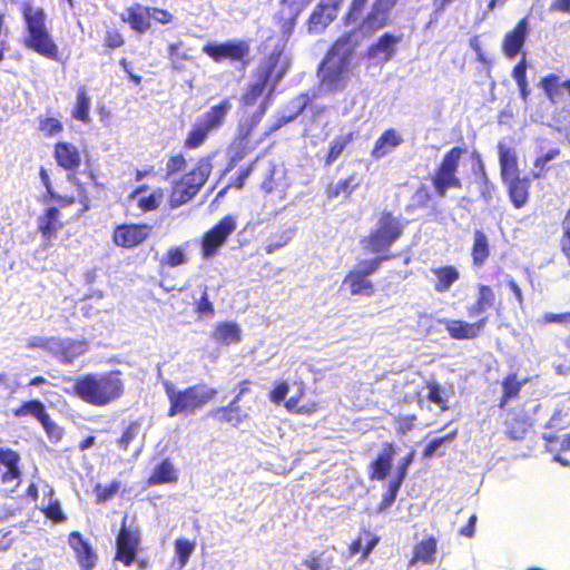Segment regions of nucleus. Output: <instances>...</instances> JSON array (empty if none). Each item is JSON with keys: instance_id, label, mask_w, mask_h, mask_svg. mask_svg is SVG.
Returning a JSON list of instances; mask_svg holds the SVG:
<instances>
[{"instance_id": "f257e3e1", "label": "nucleus", "mask_w": 570, "mask_h": 570, "mask_svg": "<svg viewBox=\"0 0 570 570\" xmlns=\"http://www.w3.org/2000/svg\"><path fill=\"white\" fill-rule=\"evenodd\" d=\"M400 0H352L344 17L345 26L353 30L338 36L330 46L318 66L317 77L328 91H340L350 80L351 59L362 38H368L387 27L393 9Z\"/></svg>"}, {"instance_id": "f03ea898", "label": "nucleus", "mask_w": 570, "mask_h": 570, "mask_svg": "<svg viewBox=\"0 0 570 570\" xmlns=\"http://www.w3.org/2000/svg\"><path fill=\"white\" fill-rule=\"evenodd\" d=\"M495 304V294L491 286L479 284L475 301L466 307V314L473 322L446 318L441 321L449 336L455 341L478 338L489 323L487 311Z\"/></svg>"}, {"instance_id": "7ed1b4c3", "label": "nucleus", "mask_w": 570, "mask_h": 570, "mask_svg": "<svg viewBox=\"0 0 570 570\" xmlns=\"http://www.w3.org/2000/svg\"><path fill=\"white\" fill-rule=\"evenodd\" d=\"M120 371H110L101 375L86 374L75 380V394L94 406H106L125 393Z\"/></svg>"}, {"instance_id": "20e7f679", "label": "nucleus", "mask_w": 570, "mask_h": 570, "mask_svg": "<svg viewBox=\"0 0 570 570\" xmlns=\"http://www.w3.org/2000/svg\"><path fill=\"white\" fill-rule=\"evenodd\" d=\"M20 13L27 32L23 38L24 47L41 57L58 61L60 59L59 47L47 27L45 9L33 7L30 2L24 1L21 3Z\"/></svg>"}, {"instance_id": "39448f33", "label": "nucleus", "mask_w": 570, "mask_h": 570, "mask_svg": "<svg viewBox=\"0 0 570 570\" xmlns=\"http://www.w3.org/2000/svg\"><path fill=\"white\" fill-rule=\"evenodd\" d=\"M213 173L210 157L196 160L194 166L184 175L171 179L168 194V206L171 209L191 202L208 181Z\"/></svg>"}, {"instance_id": "423d86ee", "label": "nucleus", "mask_w": 570, "mask_h": 570, "mask_svg": "<svg viewBox=\"0 0 570 570\" xmlns=\"http://www.w3.org/2000/svg\"><path fill=\"white\" fill-rule=\"evenodd\" d=\"M163 386L169 401L168 416L195 414L198 410L214 401L218 394L215 387H210L205 383L178 390L173 382L165 381Z\"/></svg>"}, {"instance_id": "0eeeda50", "label": "nucleus", "mask_w": 570, "mask_h": 570, "mask_svg": "<svg viewBox=\"0 0 570 570\" xmlns=\"http://www.w3.org/2000/svg\"><path fill=\"white\" fill-rule=\"evenodd\" d=\"M83 154L77 145L67 140H58L52 147V156L57 166L67 173L68 181L77 187L80 195L86 191V184L78 176V169L82 164L86 166L82 174L89 181L97 184L98 178L88 156L83 161Z\"/></svg>"}, {"instance_id": "6e6552de", "label": "nucleus", "mask_w": 570, "mask_h": 570, "mask_svg": "<svg viewBox=\"0 0 570 570\" xmlns=\"http://www.w3.org/2000/svg\"><path fill=\"white\" fill-rule=\"evenodd\" d=\"M404 233V224L390 210H382L376 225L361 239L366 253L375 256H392L390 248Z\"/></svg>"}, {"instance_id": "1a4fd4ad", "label": "nucleus", "mask_w": 570, "mask_h": 570, "mask_svg": "<svg viewBox=\"0 0 570 570\" xmlns=\"http://www.w3.org/2000/svg\"><path fill=\"white\" fill-rule=\"evenodd\" d=\"M233 109L230 98L225 97L208 108L202 119H197L187 132L183 146L187 150L200 148L213 131L219 130L227 121Z\"/></svg>"}, {"instance_id": "9d476101", "label": "nucleus", "mask_w": 570, "mask_h": 570, "mask_svg": "<svg viewBox=\"0 0 570 570\" xmlns=\"http://www.w3.org/2000/svg\"><path fill=\"white\" fill-rule=\"evenodd\" d=\"M267 111V104H264L259 110H255L248 117L242 119L237 126V134L228 147V158L223 174H228L245 159L254 147L249 144V137L257 128Z\"/></svg>"}, {"instance_id": "9b49d317", "label": "nucleus", "mask_w": 570, "mask_h": 570, "mask_svg": "<svg viewBox=\"0 0 570 570\" xmlns=\"http://www.w3.org/2000/svg\"><path fill=\"white\" fill-rule=\"evenodd\" d=\"M465 153L462 147L448 150L430 176V181L438 197L443 198L450 189H461L462 180L459 177L461 157Z\"/></svg>"}, {"instance_id": "f8f14e48", "label": "nucleus", "mask_w": 570, "mask_h": 570, "mask_svg": "<svg viewBox=\"0 0 570 570\" xmlns=\"http://www.w3.org/2000/svg\"><path fill=\"white\" fill-rule=\"evenodd\" d=\"M392 259V256H374L370 259H360L357 264L347 272L343 285L347 286L352 296L371 297L375 294V285L370 279L381 266L382 262Z\"/></svg>"}, {"instance_id": "ddd939ff", "label": "nucleus", "mask_w": 570, "mask_h": 570, "mask_svg": "<svg viewBox=\"0 0 570 570\" xmlns=\"http://www.w3.org/2000/svg\"><path fill=\"white\" fill-rule=\"evenodd\" d=\"M203 52L216 63L228 61L246 68L250 62V45L246 40L208 42L203 47Z\"/></svg>"}, {"instance_id": "4468645a", "label": "nucleus", "mask_w": 570, "mask_h": 570, "mask_svg": "<svg viewBox=\"0 0 570 570\" xmlns=\"http://www.w3.org/2000/svg\"><path fill=\"white\" fill-rule=\"evenodd\" d=\"M127 515L122 518L120 528L116 534L114 560L128 568L137 561L141 544V534L137 527L127 525Z\"/></svg>"}, {"instance_id": "2eb2a0df", "label": "nucleus", "mask_w": 570, "mask_h": 570, "mask_svg": "<svg viewBox=\"0 0 570 570\" xmlns=\"http://www.w3.org/2000/svg\"><path fill=\"white\" fill-rule=\"evenodd\" d=\"M236 229V220L232 215L220 218L200 238L202 256L209 258L216 255Z\"/></svg>"}, {"instance_id": "dca6fc26", "label": "nucleus", "mask_w": 570, "mask_h": 570, "mask_svg": "<svg viewBox=\"0 0 570 570\" xmlns=\"http://www.w3.org/2000/svg\"><path fill=\"white\" fill-rule=\"evenodd\" d=\"M151 233V225L145 223H124L114 228L112 242L118 247L131 249L144 244Z\"/></svg>"}, {"instance_id": "f3484780", "label": "nucleus", "mask_w": 570, "mask_h": 570, "mask_svg": "<svg viewBox=\"0 0 570 570\" xmlns=\"http://www.w3.org/2000/svg\"><path fill=\"white\" fill-rule=\"evenodd\" d=\"M307 4L308 0H281V7L275 14V23L283 39L287 40L293 35L297 19Z\"/></svg>"}, {"instance_id": "a211bd4d", "label": "nucleus", "mask_w": 570, "mask_h": 570, "mask_svg": "<svg viewBox=\"0 0 570 570\" xmlns=\"http://www.w3.org/2000/svg\"><path fill=\"white\" fill-rule=\"evenodd\" d=\"M542 439L549 444L559 443L561 451L570 450V432L562 434L561 432L570 429V413L563 410H557L546 426Z\"/></svg>"}, {"instance_id": "6ab92c4d", "label": "nucleus", "mask_w": 570, "mask_h": 570, "mask_svg": "<svg viewBox=\"0 0 570 570\" xmlns=\"http://www.w3.org/2000/svg\"><path fill=\"white\" fill-rule=\"evenodd\" d=\"M67 541L75 553L80 570H94L98 563V553L90 541L85 539L79 531H71Z\"/></svg>"}, {"instance_id": "aec40b11", "label": "nucleus", "mask_w": 570, "mask_h": 570, "mask_svg": "<svg viewBox=\"0 0 570 570\" xmlns=\"http://www.w3.org/2000/svg\"><path fill=\"white\" fill-rule=\"evenodd\" d=\"M343 0H325L321 1L307 20V28L311 33H321L337 17L340 6Z\"/></svg>"}, {"instance_id": "412c9836", "label": "nucleus", "mask_w": 570, "mask_h": 570, "mask_svg": "<svg viewBox=\"0 0 570 570\" xmlns=\"http://www.w3.org/2000/svg\"><path fill=\"white\" fill-rule=\"evenodd\" d=\"M21 455L19 452L10 448H0V483L11 484L16 482V488L19 487L22 469Z\"/></svg>"}, {"instance_id": "4be33fe9", "label": "nucleus", "mask_w": 570, "mask_h": 570, "mask_svg": "<svg viewBox=\"0 0 570 570\" xmlns=\"http://www.w3.org/2000/svg\"><path fill=\"white\" fill-rule=\"evenodd\" d=\"M128 198L136 202V206L141 213H151L158 210L164 203L165 189L156 187L149 191V186L142 184L137 186Z\"/></svg>"}, {"instance_id": "5701e85b", "label": "nucleus", "mask_w": 570, "mask_h": 570, "mask_svg": "<svg viewBox=\"0 0 570 570\" xmlns=\"http://www.w3.org/2000/svg\"><path fill=\"white\" fill-rule=\"evenodd\" d=\"M283 51L275 49L264 58L255 71V76L271 83V91H275L276 85L286 72V67L281 66Z\"/></svg>"}, {"instance_id": "b1692460", "label": "nucleus", "mask_w": 570, "mask_h": 570, "mask_svg": "<svg viewBox=\"0 0 570 570\" xmlns=\"http://www.w3.org/2000/svg\"><path fill=\"white\" fill-rule=\"evenodd\" d=\"M85 350V344L80 341L50 336L48 353L60 363H72Z\"/></svg>"}, {"instance_id": "393cba45", "label": "nucleus", "mask_w": 570, "mask_h": 570, "mask_svg": "<svg viewBox=\"0 0 570 570\" xmlns=\"http://www.w3.org/2000/svg\"><path fill=\"white\" fill-rule=\"evenodd\" d=\"M402 41V36H395L390 32L381 35L364 51V58L368 60L390 61L395 55V47Z\"/></svg>"}, {"instance_id": "a878e982", "label": "nucleus", "mask_w": 570, "mask_h": 570, "mask_svg": "<svg viewBox=\"0 0 570 570\" xmlns=\"http://www.w3.org/2000/svg\"><path fill=\"white\" fill-rule=\"evenodd\" d=\"M63 226L61 213L56 206L45 208L37 218V229L41 238L47 243L56 238L58 232L61 230Z\"/></svg>"}, {"instance_id": "bb28decb", "label": "nucleus", "mask_w": 570, "mask_h": 570, "mask_svg": "<svg viewBox=\"0 0 570 570\" xmlns=\"http://www.w3.org/2000/svg\"><path fill=\"white\" fill-rule=\"evenodd\" d=\"M528 29V19L522 18L512 30L505 33L502 40V51L507 58L513 59L521 52L527 40Z\"/></svg>"}, {"instance_id": "cd10ccee", "label": "nucleus", "mask_w": 570, "mask_h": 570, "mask_svg": "<svg viewBox=\"0 0 570 570\" xmlns=\"http://www.w3.org/2000/svg\"><path fill=\"white\" fill-rule=\"evenodd\" d=\"M12 414L16 417L33 416L40 422L49 435L57 429V425L51 421L50 415L47 413L45 404L39 400L22 402L18 407L13 409Z\"/></svg>"}, {"instance_id": "c85d7f7f", "label": "nucleus", "mask_w": 570, "mask_h": 570, "mask_svg": "<svg viewBox=\"0 0 570 570\" xmlns=\"http://www.w3.org/2000/svg\"><path fill=\"white\" fill-rule=\"evenodd\" d=\"M395 446L391 442H385L381 453L368 465V479L371 481H382L391 472Z\"/></svg>"}, {"instance_id": "c756f323", "label": "nucleus", "mask_w": 570, "mask_h": 570, "mask_svg": "<svg viewBox=\"0 0 570 570\" xmlns=\"http://www.w3.org/2000/svg\"><path fill=\"white\" fill-rule=\"evenodd\" d=\"M507 194L515 209L523 208L530 199L531 179L528 176H518L502 181Z\"/></svg>"}, {"instance_id": "7c9ffc66", "label": "nucleus", "mask_w": 570, "mask_h": 570, "mask_svg": "<svg viewBox=\"0 0 570 570\" xmlns=\"http://www.w3.org/2000/svg\"><path fill=\"white\" fill-rule=\"evenodd\" d=\"M274 91H271V83L262 78L254 76V80L248 83L245 92L242 96V105L244 107L254 106L257 100L265 95L264 100L259 104L256 110H259L264 104H267V109L271 105V99Z\"/></svg>"}, {"instance_id": "2f4dec72", "label": "nucleus", "mask_w": 570, "mask_h": 570, "mask_svg": "<svg viewBox=\"0 0 570 570\" xmlns=\"http://www.w3.org/2000/svg\"><path fill=\"white\" fill-rule=\"evenodd\" d=\"M530 416L523 411L512 410L505 421V434L509 440H523L532 428Z\"/></svg>"}, {"instance_id": "473e14b6", "label": "nucleus", "mask_w": 570, "mask_h": 570, "mask_svg": "<svg viewBox=\"0 0 570 570\" xmlns=\"http://www.w3.org/2000/svg\"><path fill=\"white\" fill-rule=\"evenodd\" d=\"M403 142L402 135L394 128L384 130L371 149L373 160H380Z\"/></svg>"}, {"instance_id": "72a5a7b5", "label": "nucleus", "mask_w": 570, "mask_h": 570, "mask_svg": "<svg viewBox=\"0 0 570 570\" xmlns=\"http://www.w3.org/2000/svg\"><path fill=\"white\" fill-rule=\"evenodd\" d=\"M438 551V540L430 535L417 542L412 551V557L409 560V567L417 564H432L435 561Z\"/></svg>"}, {"instance_id": "f704fd0d", "label": "nucleus", "mask_w": 570, "mask_h": 570, "mask_svg": "<svg viewBox=\"0 0 570 570\" xmlns=\"http://www.w3.org/2000/svg\"><path fill=\"white\" fill-rule=\"evenodd\" d=\"M311 101V98L307 92L299 94L298 96L294 97L289 104L288 107H291V110L288 112H282L277 118L274 125L272 126L271 130L276 131L284 127L285 125L294 121L298 116H301L306 107L308 106Z\"/></svg>"}, {"instance_id": "c9c22d12", "label": "nucleus", "mask_w": 570, "mask_h": 570, "mask_svg": "<svg viewBox=\"0 0 570 570\" xmlns=\"http://www.w3.org/2000/svg\"><path fill=\"white\" fill-rule=\"evenodd\" d=\"M360 187V181L355 174L340 179L336 183H330L325 187V196L328 200L342 198L348 199L351 195Z\"/></svg>"}, {"instance_id": "e433bc0d", "label": "nucleus", "mask_w": 570, "mask_h": 570, "mask_svg": "<svg viewBox=\"0 0 570 570\" xmlns=\"http://www.w3.org/2000/svg\"><path fill=\"white\" fill-rule=\"evenodd\" d=\"M499 150V165H500V176L502 181L508 180L513 177L520 176V170L518 166V157L515 151L505 147L501 144L498 145Z\"/></svg>"}, {"instance_id": "4c0bfd02", "label": "nucleus", "mask_w": 570, "mask_h": 570, "mask_svg": "<svg viewBox=\"0 0 570 570\" xmlns=\"http://www.w3.org/2000/svg\"><path fill=\"white\" fill-rule=\"evenodd\" d=\"M431 272L435 277L433 288L436 293L448 292L460 279V272L453 265L434 267Z\"/></svg>"}, {"instance_id": "58836bf2", "label": "nucleus", "mask_w": 570, "mask_h": 570, "mask_svg": "<svg viewBox=\"0 0 570 570\" xmlns=\"http://www.w3.org/2000/svg\"><path fill=\"white\" fill-rule=\"evenodd\" d=\"M148 11V7L136 3L127 8V17H122L121 20L128 23L134 31L145 33L150 28Z\"/></svg>"}, {"instance_id": "ea45409f", "label": "nucleus", "mask_w": 570, "mask_h": 570, "mask_svg": "<svg viewBox=\"0 0 570 570\" xmlns=\"http://www.w3.org/2000/svg\"><path fill=\"white\" fill-rule=\"evenodd\" d=\"M491 249L488 235L482 229H475L473 233V244L471 247L472 265L481 267L490 257Z\"/></svg>"}, {"instance_id": "a19ab883", "label": "nucleus", "mask_w": 570, "mask_h": 570, "mask_svg": "<svg viewBox=\"0 0 570 570\" xmlns=\"http://www.w3.org/2000/svg\"><path fill=\"white\" fill-rule=\"evenodd\" d=\"M39 177L46 189V193L42 195V200L45 203L56 202L60 207H68L76 202V197L73 195L62 196L56 191L48 170L45 167L39 168Z\"/></svg>"}, {"instance_id": "79ce46f5", "label": "nucleus", "mask_w": 570, "mask_h": 570, "mask_svg": "<svg viewBox=\"0 0 570 570\" xmlns=\"http://www.w3.org/2000/svg\"><path fill=\"white\" fill-rule=\"evenodd\" d=\"M189 242L169 247L159 261V268H175L189 263Z\"/></svg>"}, {"instance_id": "37998d69", "label": "nucleus", "mask_w": 570, "mask_h": 570, "mask_svg": "<svg viewBox=\"0 0 570 570\" xmlns=\"http://www.w3.org/2000/svg\"><path fill=\"white\" fill-rule=\"evenodd\" d=\"M178 475L176 469L169 459L159 462L147 479L148 485H160L166 483H176Z\"/></svg>"}, {"instance_id": "c03bdc74", "label": "nucleus", "mask_w": 570, "mask_h": 570, "mask_svg": "<svg viewBox=\"0 0 570 570\" xmlns=\"http://www.w3.org/2000/svg\"><path fill=\"white\" fill-rule=\"evenodd\" d=\"M527 380H519L517 373H509L501 382L502 394L499 399V407L504 409L511 400L519 397Z\"/></svg>"}, {"instance_id": "a18cd8bd", "label": "nucleus", "mask_w": 570, "mask_h": 570, "mask_svg": "<svg viewBox=\"0 0 570 570\" xmlns=\"http://www.w3.org/2000/svg\"><path fill=\"white\" fill-rule=\"evenodd\" d=\"M305 384L302 383L296 394L285 401L284 406L289 413L313 415L320 411L321 405L317 401H311L306 404L299 405V401L305 395Z\"/></svg>"}, {"instance_id": "49530a36", "label": "nucleus", "mask_w": 570, "mask_h": 570, "mask_svg": "<svg viewBox=\"0 0 570 570\" xmlns=\"http://www.w3.org/2000/svg\"><path fill=\"white\" fill-rule=\"evenodd\" d=\"M540 87L547 99L552 104L558 101L561 88H564L570 96V78L561 82L560 77L556 73H549L542 77L540 80Z\"/></svg>"}, {"instance_id": "de8ad7c7", "label": "nucleus", "mask_w": 570, "mask_h": 570, "mask_svg": "<svg viewBox=\"0 0 570 570\" xmlns=\"http://www.w3.org/2000/svg\"><path fill=\"white\" fill-rule=\"evenodd\" d=\"M306 570H332L333 554L332 549L313 550L302 560Z\"/></svg>"}, {"instance_id": "09e8293b", "label": "nucleus", "mask_w": 570, "mask_h": 570, "mask_svg": "<svg viewBox=\"0 0 570 570\" xmlns=\"http://www.w3.org/2000/svg\"><path fill=\"white\" fill-rule=\"evenodd\" d=\"M213 338L222 344H237L242 341V331L235 322H219L214 328Z\"/></svg>"}, {"instance_id": "8fccbe9b", "label": "nucleus", "mask_w": 570, "mask_h": 570, "mask_svg": "<svg viewBox=\"0 0 570 570\" xmlns=\"http://www.w3.org/2000/svg\"><path fill=\"white\" fill-rule=\"evenodd\" d=\"M355 139V132L350 131L346 135L336 137L330 145V148L324 158V165L330 166L336 161L344 153L346 147Z\"/></svg>"}, {"instance_id": "3c124183", "label": "nucleus", "mask_w": 570, "mask_h": 570, "mask_svg": "<svg viewBox=\"0 0 570 570\" xmlns=\"http://www.w3.org/2000/svg\"><path fill=\"white\" fill-rule=\"evenodd\" d=\"M90 97L86 88L82 86L77 91L76 104L71 111L72 118L83 124H88L90 121Z\"/></svg>"}, {"instance_id": "603ef678", "label": "nucleus", "mask_w": 570, "mask_h": 570, "mask_svg": "<svg viewBox=\"0 0 570 570\" xmlns=\"http://www.w3.org/2000/svg\"><path fill=\"white\" fill-rule=\"evenodd\" d=\"M425 387L428 389L426 399L429 402L435 404L440 411L445 412L450 409L445 391L441 387L436 380H426Z\"/></svg>"}, {"instance_id": "864d4df0", "label": "nucleus", "mask_w": 570, "mask_h": 570, "mask_svg": "<svg viewBox=\"0 0 570 570\" xmlns=\"http://www.w3.org/2000/svg\"><path fill=\"white\" fill-rule=\"evenodd\" d=\"M456 436H458V430L455 429V430H452L451 432L446 433L443 436L433 439L424 448V450L422 452V456L424 459H430L435 454L443 455L445 453V451L442 450V446L444 444L452 443L456 439Z\"/></svg>"}, {"instance_id": "5fc2aeb1", "label": "nucleus", "mask_w": 570, "mask_h": 570, "mask_svg": "<svg viewBox=\"0 0 570 570\" xmlns=\"http://www.w3.org/2000/svg\"><path fill=\"white\" fill-rule=\"evenodd\" d=\"M209 415L217 419L219 422H227L233 425H238L246 416L242 409H235L234 405L217 407L213 410Z\"/></svg>"}, {"instance_id": "6e6d98bb", "label": "nucleus", "mask_w": 570, "mask_h": 570, "mask_svg": "<svg viewBox=\"0 0 570 570\" xmlns=\"http://www.w3.org/2000/svg\"><path fill=\"white\" fill-rule=\"evenodd\" d=\"M363 534L365 537V546H363V540L361 537L353 540L350 544V552L351 554H357L360 552L363 553V559L367 558V556L371 553V551L374 549V547L379 542V538L373 535L370 531L364 530Z\"/></svg>"}, {"instance_id": "4d7b16f0", "label": "nucleus", "mask_w": 570, "mask_h": 570, "mask_svg": "<svg viewBox=\"0 0 570 570\" xmlns=\"http://www.w3.org/2000/svg\"><path fill=\"white\" fill-rule=\"evenodd\" d=\"M480 177L478 180L479 190L481 198L489 203L492 200L493 195L497 190V186L490 180L485 167L481 160H479Z\"/></svg>"}, {"instance_id": "13d9d810", "label": "nucleus", "mask_w": 570, "mask_h": 570, "mask_svg": "<svg viewBox=\"0 0 570 570\" xmlns=\"http://www.w3.org/2000/svg\"><path fill=\"white\" fill-rule=\"evenodd\" d=\"M141 424L139 421H131L129 424L125 428L121 435L117 439V445L118 448L127 452L129 449L130 443L137 439V436L140 433Z\"/></svg>"}, {"instance_id": "bf43d9fd", "label": "nucleus", "mask_w": 570, "mask_h": 570, "mask_svg": "<svg viewBox=\"0 0 570 570\" xmlns=\"http://www.w3.org/2000/svg\"><path fill=\"white\" fill-rule=\"evenodd\" d=\"M38 129L45 137H53L63 131V125L55 117H39Z\"/></svg>"}, {"instance_id": "052dcab7", "label": "nucleus", "mask_w": 570, "mask_h": 570, "mask_svg": "<svg viewBox=\"0 0 570 570\" xmlns=\"http://www.w3.org/2000/svg\"><path fill=\"white\" fill-rule=\"evenodd\" d=\"M196 543L185 538H178L175 541V553L178 559L179 567L183 568L187 564L190 556L195 550Z\"/></svg>"}, {"instance_id": "680f3d73", "label": "nucleus", "mask_w": 570, "mask_h": 570, "mask_svg": "<svg viewBox=\"0 0 570 570\" xmlns=\"http://www.w3.org/2000/svg\"><path fill=\"white\" fill-rule=\"evenodd\" d=\"M187 167V158L186 156L179 151L171 154L166 163V178H170L176 176L177 174L184 171Z\"/></svg>"}, {"instance_id": "e2e57ef3", "label": "nucleus", "mask_w": 570, "mask_h": 570, "mask_svg": "<svg viewBox=\"0 0 570 570\" xmlns=\"http://www.w3.org/2000/svg\"><path fill=\"white\" fill-rule=\"evenodd\" d=\"M402 484H403L402 482H400L399 480H395L393 478L390 480V482L387 484V489L384 492V494L382 495L381 502L379 503V507H377L379 512L385 511L394 503Z\"/></svg>"}, {"instance_id": "0e129e2a", "label": "nucleus", "mask_w": 570, "mask_h": 570, "mask_svg": "<svg viewBox=\"0 0 570 570\" xmlns=\"http://www.w3.org/2000/svg\"><path fill=\"white\" fill-rule=\"evenodd\" d=\"M257 161H258V157H256L254 160L249 161L246 166L239 168V170L236 173V175L230 178V180L228 183V187H234L237 190L243 189L245 186L246 179L254 171Z\"/></svg>"}, {"instance_id": "69168bd1", "label": "nucleus", "mask_w": 570, "mask_h": 570, "mask_svg": "<svg viewBox=\"0 0 570 570\" xmlns=\"http://www.w3.org/2000/svg\"><path fill=\"white\" fill-rule=\"evenodd\" d=\"M120 488V482L114 480L108 485H102L97 483L94 488V492L96 494L97 503H105L111 498H114Z\"/></svg>"}, {"instance_id": "338daca9", "label": "nucleus", "mask_w": 570, "mask_h": 570, "mask_svg": "<svg viewBox=\"0 0 570 570\" xmlns=\"http://www.w3.org/2000/svg\"><path fill=\"white\" fill-rule=\"evenodd\" d=\"M40 510L43 515L53 523H62L67 520V515L61 509V503L57 499L50 500L49 503L46 507H42Z\"/></svg>"}, {"instance_id": "774afa93", "label": "nucleus", "mask_w": 570, "mask_h": 570, "mask_svg": "<svg viewBox=\"0 0 570 570\" xmlns=\"http://www.w3.org/2000/svg\"><path fill=\"white\" fill-rule=\"evenodd\" d=\"M433 199V194L429 187L424 184L420 185L412 196L413 208H425L430 205Z\"/></svg>"}]
</instances>
